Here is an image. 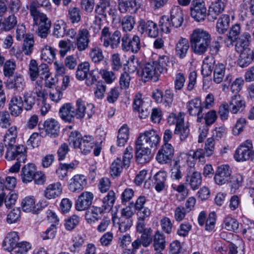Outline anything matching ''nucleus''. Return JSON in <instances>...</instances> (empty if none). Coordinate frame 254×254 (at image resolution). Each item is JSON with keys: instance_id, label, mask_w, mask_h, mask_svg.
<instances>
[{"instance_id": "30", "label": "nucleus", "mask_w": 254, "mask_h": 254, "mask_svg": "<svg viewBox=\"0 0 254 254\" xmlns=\"http://www.w3.org/2000/svg\"><path fill=\"white\" fill-rule=\"evenodd\" d=\"M95 12L99 14L104 15H108L115 16V9L110 7V0H99V3L96 5Z\"/></svg>"}, {"instance_id": "23", "label": "nucleus", "mask_w": 254, "mask_h": 254, "mask_svg": "<svg viewBox=\"0 0 254 254\" xmlns=\"http://www.w3.org/2000/svg\"><path fill=\"white\" fill-rule=\"evenodd\" d=\"M90 37L89 31L87 29H82L78 31L76 45L79 51H83L88 47Z\"/></svg>"}, {"instance_id": "1", "label": "nucleus", "mask_w": 254, "mask_h": 254, "mask_svg": "<svg viewBox=\"0 0 254 254\" xmlns=\"http://www.w3.org/2000/svg\"><path fill=\"white\" fill-rule=\"evenodd\" d=\"M211 41L210 34L202 29L194 30L190 35L191 49L194 53L198 55H202L206 53Z\"/></svg>"}, {"instance_id": "62", "label": "nucleus", "mask_w": 254, "mask_h": 254, "mask_svg": "<svg viewBox=\"0 0 254 254\" xmlns=\"http://www.w3.org/2000/svg\"><path fill=\"white\" fill-rule=\"evenodd\" d=\"M224 226L227 230L235 231L239 228V223L235 218L227 217L224 220Z\"/></svg>"}, {"instance_id": "57", "label": "nucleus", "mask_w": 254, "mask_h": 254, "mask_svg": "<svg viewBox=\"0 0 254 254\" xmlns=\"http://www.w3.org/2000/svg\"><path fill=\"white\" fill-rule=\"evenodd\" d=\"M16 67L15 62L13 60H9L5 62L3 64V72L5 77H11L14 74Z\"/></svg>"}, {"instance_id": "63", "label": "nucleus", "mask_w": 254, "mask_h": 254, "mask_svg": "<svg viewBox=\"0 0 254 254\" xmlns=\"http://www.w3.org/2000/svg\"><path fill=\"white\" fill-rule=\"evenodd\" d=\"M172 26L170 22L169 18L168 16H162L159 21V26L161 31L165 33H169L171 32V28Z\"/></svg>"}, {"instance_id": "25", "label": "nucleus", "mask_w": 254, "mask_h": 254, "mask_svg": "<svg viewBox=\"0 0 254 254\" xmlns=\"http://www.w3.org/2000/svg\"><path fill=\"white\" fill-rule=\"evenodd\" d=\"M23 106L21 97L14 96L12 97L8 107L11 115L15 117L19 116L22 112Z\"/></svg>"}, {"instance_id": "28", "label": "nucleus", "mask_w": 254, "mask_h": 254, "mask_svg": "<svg viewBox=\"0 0 254 254\" xmlns=\"http://www.w3.org/2000/svg\"><path fill=\"white\" fill-rule=\"evenodd\" d=\"M14 177L7 176L5 179L0 178V195H6V191L13 190L16 185Z\"/></svg>"}, {"instance_id": "48", "label": "nucleus", "mask_w": 254, "mask_h": 254, "mask_svg": "<svg viewBox=\"0 0 254 254\" xmlns=\"http://www.w3.org/2000/svg\"><path fill=\"white\" fill-rule=\"evenodd\" d=\"M22 209L26 212L35 213V201L33 196H27L23 199L21 203Z\"/></svg>"}, {"instance_id": "60", "label": "nucleus", "mask_w": 254, "mask_h": 254, "mask_svg": "<svg viewBox=\"0 0 254 254\" xmlns=\"http://www.w3.org/2000/svg\"><path fill=\"white\" fill-rule=\"evenodd\" d=\"M152 229L150 227L147 228L145 231L140 233L141 234L140 239L143 247H147L152 243Z\"/></svg>"}, {"instance_id": "5", "label": "nucleus", "mask_w": 254, "mask_h": 254, "mask_svg": "<svg viewBox=\"0 0 254 254\" xmlns=\"http://www.w3.org/2000/svg\"><path fill=\"white\" fill-rule=\"evenodd\" d=\"M162 73L155 62H148L143 65L140 70L137 71V74L144 81L151 79L157 81Z\"/></svg>"}, {"instance_id": "16", "label": "nucleus", "mask_w": 254, "mask_h": 254, "mask_svg": "<svg viewBox=\"0 0 254 254\" xmlns=\"http://www.w3.org/2000/svg\"><path fill=\"white\" fill-rule=\"evenodd\" d=\"M187 109L188 113L191 116H197V121L201 122L203 118L202 113L203 107L201 105V102L198 98H194L187 103Z\"/></svg>"}, {"instance_id": "21", "label": "nucleus", "mask_w": 254, "mask_h": 254, "mask_svg": "<svg viewBox=\"0 0 254 254\" xmlns=\"http://www.w3.org/2000/svg\"><path fill=\"white\" fill-rule=\"evenodd\" d=\"M29 10L31 15L33 17L35 23L38 25L39 26H45L46 24L48 23L51 25V21L48 19L47 16L40 12L37 9V4L35 1L31 2L29 6Z\"/></svg>"}, {"instance_id": "35", "label": "nucleus", "mask_w": 254, "mask_h": 254, "mask_svg": "<svg viewBox=\"0 0 254 254\" xmlns=\"http://www.w3.org/2000/svg\"><path fill=\"white\" fill-rule=\"evenodd\" d=\"M186 182L188 183L192 190H196L201 184V175L199 172L194 171L186 177Z\"/></svg>"}, {"instance_id": "12", "label": "nucleus", "mask_w": 254, "mask_h": 254, "mask_svg": "<svg viewBox=\"0 0 254 254\" xmlns=\"http://www.w3.org/2000/svg\"><path fill=\"white\" fill-rule=\"evenodd\" d=\"M253 146L252 141L247 140L241 143L234 154V158L238 162H244L249 160Z\"/></svg>"}, {"instance_id": "38", "label": "nucleus", "mask_w": 254, "mask_h": 254, "mask_svg": "<svg viewBox=\"0 0 254 254\" xmlns=\"http://www.w3.org/2000/svg\"><path fill=\"white\" fill-rule=\"evenodd\" d=\"M166 246V240L164 234L158 230L153 236V247L155 251L163 250Z\"/></svg>"}, {"instance_id": "24", "label": "nucleus", "mask_w": 254, "mask_h": 254, "mask_svg": "<svg viewBox=\"0 0 254 254\" xmlns=\"http://www.w3.org/2000/svg\"><path fill=\"white\" fill-rule=\"evenodd\" d=\"M228 105L230 111L232 114H237L243 112L246 107L245 101L238 94L231 97Z\"/></svg>"}, {"instance_id": "55", "label": "nucleus", "mask_w": 254, "mask_h": 254, "mask_svg": "<svg viewBox=\"0 0 254 254\" xmlns=\"http://www.w3.org/2000/svg\"><path fill=\"white\" fill-rule=\"evenodd\" d=\"M66 24L63 21H58L54 24L53 35L57 38L64 37L65 34Z\"/></svg>"}, {"instance_id": "33", "label": "nucleus", "mask_w": 254, "mask_h": 254, "mask_svg": "<svg viewBox=\"0 0 254 254\" xmlns=\"http://www.w3.org/2000/svg\"><path fill=\"white\" fill-rule=\"evenodd\" d=\"M19 240V238L16 232H11L8 233L2 243L4 249L8 251H10L12 248L19 243H18Z\"/></svg>"}, {"instance_id": "13", "label": "nucleus", "mask_w": 254, "mask_h": 254, "mask_svg": "<svg viewBox=\"0 0 254 254\" xmlns=\"http://www.w3.org/2000/svg\"><path fill=\"white\" fill-rule=\"evenodd\" d=\"M190 14L196 21L204 20L206 15V8L203 0H193L191 4Z\"/></svg>"}, {"instance_id": "40", "label": "nucleus", "mask_w": 254, "mask_h": 254, "mask_svg": "<svg viewBox=\"0 0 254 254\" xmlns=\"http://www.w3.org/2000/svg\"><path fill=\"white\" fill-rule=\"evenodd\" d=\"M34 95H36L37 100L39 102H44L47 101L48 94L43 87L40 81H37L34 85L33 90Z\"/></svg>"}, {"instance_id": "10", "label": "nucleus", "mask_w": 254, "mask_h": 254, "mask_svg": "<svg viewBox=\"0 0 254 254\" xmlns=\"http://www.w3.org/2000/svg\"><path fill=\"white\" fill-rule=\"evenodd\" d=\"M115 193L113 190H110L108 194L102 200L101 206H93L89 211H91L98 217L99 214L104 212H109L113 207L115 201Z\"/></svg>"}, {"instance_id": "8", "label": "nucleus", "mask_w": 254, "mask_h": 254, "mask_svg": "<svg viewBox=\"0 0 254 254\" xmlns=\"http://www.w3.org/2000/svg\"><path fill=\"white\" fill-rule=\"evenodd\" d=\"M122 49L124 52L130 51L136 54L140 49V39L139 36L134 35L131 38L128 33L124 34L122 36Z\"/></svg>"}, {"instance_id": "61", "label": "nucleus", "mask_w": 254, "mask_h": 254, "mask_svg": "<svg viewBox=\"0 0 254 254\" xmlns=\"http://www.w3.org/2000/svg\"><path fill=\"white\" fill-rule=\"evenodd\" d=\"M174 133L179 135L180 139L182 141H184L186 140L189 135L190 129L189 126L188 125L185 126L184 123L178 127H176Z\"/></svg>"}, {"instance_id": "50", "label": "nucleus", "mask_w": 254, "mask_h": 254, "mask_svg": "<svg viewBox=\"0 0 254 254\" xmlns=\"http://www.w3.org/2000/svg\"><path fill=\"white\" fill-rule=\"evenodd\" d=\"M41 59L49 63L53 62L56 57L55 49L49 46H46L41 50Z\"/></svg>"}, {"instance_id": "7", "label": "nucleus", "mask_w": 254, "mask_h": 254, "mask_svg": "<svg viewBox=\"0 0 254 254\" xmlns=\"http://www.w3.org/2000/svg\"><path fill=\"white\" fill-rule=\"evenodd\" d=\"M90 64L87 62L80 64L76 71V77L79 80L85 79V82L88 86L92 85L96 81L97 78L94 75L93 71H90Z\"/></svg>"}, {"instance_id": "14", "label": "nucleus", "mask_w": 254, "mask_h": 254, "mask_svg": "<svg viewBox=\"0 0 254 254\" xmlns=\"http://www.w3.org/2000/svg\"><path fill=\"white\" fill-rule=\"evenodd\" d=\"M138 30L142 34L145 33L151 38H156L158 36L159 30L157 25L151 20H140L138 22Z\"/></svg>"}, {"instance_id": "41", "label": "nucleus", "mask_w": 254, "mask_h": 254, "mask_svg": "<svg viewBox=\"0 0 254 254\" xmlns=\"http://www.w3.org/2000/svg\"><path fill=\"white\" fill-rule=\"evenodd\" d=\"M17 136V127L12 126L6 131L4 136L3 141L5 146L8 145H14L16 142V139Z\"/></svg>"}, {"instance_id": "34", "label": "nucleus", "mask_w": 254, "mask_h": 254, "mask_svg": "<svg viewBox=\"0 0 254 254\" xmlns=\"http://www.w3.org/2000/svg\"><path fill=\"white\" fill-rule=\"evenodd\" d=\"M36 168L34 164H28L25 165L21 170V178L23 183L31 182L34 178Z\"/></svg>"}, {"instance_id": "42", "label": "nucleus", "mask_w": 254, "mask_h": 254, "mask_svg": "<svg viewBox=\"0 0 254 254\" xmlns=\"http://www.w3.org/2000/svg\"><path fill=\"white\" fill-rule=\"evenodd\" d=\"M36 103V97L33 91L25 92L23 95V105L26 111L31 110Z\"/></svg>"}, {"instance_id": "44", "label": "nucleus", "mask_w": 254, "mask_h": 254, "mask_svg": "<svg viewBox=\"0 0 254 254\" xmlns=\"http://www.w3.org/2000/svg\"><path fill=\"white\" fill-rule=\"evenodd\" d=\"M34 45V37L32 34H27L23 41L22 51L26 55H30L33 52Z\"/></svg>"}, {"instance_id": "47", "label": "nucleus", "mask_w": 254, "mask_h": 254, "mask_svg": "<svg viewBox=\"0 0 254 254\" xmlns=\"http://www.w3.org/2000/svg\"><path fill=\"white\" fill-rule=\"evenodd\" d=\"M170 178L174 181H180L183 176L179 160H174V164L170 170Z\"/></svg>"}, {"instance_id": "29", "label": "nucleus", "mask_w": 254, "mask_h": 254, "mask_svg": "<svg viewBox=\"0 0 254 254\" xmlns=\"http://www.w3.org/2000/svg\"><path fill=\"white\" fill-rule=\"evenodd\" d=\"M45 131L51 137H56L60 132V125L58 121L54 119H50L44 123Z\"/></svg>"}, {"instance_id": "36", "label": "nucleus", "mask_w": 254, "mask_h": 254, "mask_svg": "<svg viewBox=\"0 0 254 254\" xmlns=\"http://www.w3.org/2000/svg\"><path fill=\"white\" fill-rule=\"evenodd\" d=\"M6 86L8 89H13L18 92L22 91L25 86L24 79L20 76L14 77L9 81H7Z\"/></svg>"}, {"instance_id": "37", "label": "nucleus", "mask_w": 254, "mask_h": 254, "mask_svg": "<svg viewBox=\"0 0 254 254\" xmlns=\"http://www.w3.org/2000/svg\"><path fill=\"white\" fill-rule=\"evenodd\" d=\"M230 21V18L229 15H222L216 23L217 32L220 34H224L229 27Z\"/></svg>"}, {"instance_id": "43", "label": "nucleus", "mask_w": 254, "mask_h": 254, "mask_svg": "<svg viewBox=\"0 0 254 254\" xmlns=\"http://www.w3.org/2000/svg\"><path fill=\"white\" fill-rule=\"evenodd\" d=\"M16 17L14 15H11L0 20V30L9 31L14 27L17 24Z\"/></svg>"}, {"instance_id": "58", "label": "nucleus", "mask_w": 254, "mask_h": 254, "mask_svg": "<svg viewBox=\"0 0 254 254\" xmlns=\"http://www.w3.org/2000/svg\"><path fill=\"white\" fill-rule=\"evenodd\" d=\"M231 190L235 192L242 185L243 178L241 175L236 174L230 177Z\"/></svg>"}, {"instance_id": "49", "label": "nucleus", "mask_w": 254, "mask_h": 254, "mask_svg": "<svg viewBox=\"0 0 254 254\" xmlns=\"http://www.w3.org/2000/svg\"><path fill=\"white\" fill-rule=\"evenodd\" d=\"M119 9L121 12H132L135 6V2L132 0H118Z\"/></svg>"}, {"instance_id": "9", "label": "nucleus", "mask_w": 254, "mask_h": 254, "mask_svg": "<svg viewBox=\"0 0 254 254\" xmlns=\"http://www.w3.org/2000/svg\"><path fill=\"white\" fill-rule=\"evenodd\" d=\"M6 152L5 157L8 161L16 159L17 161L24 162L26 159V149L23 145L17 146L8 145L5 146Z\"/></svg>"}, {"instance_id": "11", "label": "nucleus", "mask_w": 254, "mask_h": 254, "mask_svg": "<svg viewBox=\"0 0 254 254\" xmlns=\"http://www.w3.org/2000/svg\"><path fill=\"white\" fill-rule=\"evenodd\" d=\"M174 154V149L173 146L168 143H164L158 150L156 159L160 164H166L172 160Z\"/></svg>"}, {"instance_id": "4", "label": "nucleus", "mask_w": 254, "mask_h": 254, "mask_svg": "<svg viewBox=\"0 0 254 254\" xmlns=\"http://www.w3.org/2000/svg\"><path fill=\"white\" fill-rule=\"evenodd\" d=\"M161 137L159 133L154 129L146 130L139 134L136 141L141 145L151 149L156 150L160 144Z\"/></svg>"}, {"instance_id": "15", "label": "nucleus", "mask_w": 254, "mask_h": 254, "mask_svg": "<svg viewBox=\"0 0 254 254\" xmlns=\"http://www.w3.org/2000/svg\"><path fill=\"white\" fill-rule=\"evenodd\" d=\"M93 108L92 104H86L82 99H78L76 102L75 116L77 119H81L86 115L90 118L93 114Z\"/></svg>"}, {"instance_id": "17", "label": "nucleus", "mask_w": 254, "mask_h": 254, "mask_svg": "<svg viewBox=\"0 0 254 254\" xmlns=\"http://www.w3.org/2000/svg\"><path fill=\"white\" fill-rule=\"evenodd\" d=\"M93 194L89 191H83L78 197L75 202V208L78 211L87 210L91 205Z\"/></svg>"}, {"instance_id": "2", "label": "nucleus", "mask_w": 254, "mask_h": 254, "mask_svg": "<svg viewBox=\"0 0 254 254\" xmlns=\"http://www.w3.org/2000/svg\"><path fill=\"white\" fill-rule=\"evenodd\" d=\"M68 140L70 145L74 148H79L81 152L84 154L90 152L94 146V139L92 136H82L81 134L76 131L70 132Z\"/></svg>"}, {"instance_id": "32", "label": "nucleus", "mask_w": 254, "mask_h": 254, "mask_svg": "<svg viewBox=\"0 0 254 254\" xmlns=\"http://www.w3.org/2000/svg\"><path fill=\"white\" fill-rule=\"evenodd\" d=\"M190 48L188 40L181 37L176 45L175 52L176 55L181 59L185 58Z\"/></svg>"}, {"instance_id": "18", "label": "nucleus", "mask_w": 254, "mask_h": 254, "mask_svg": "<svg viewBox=\"0 0 254 254\" xmlns=\"http://www.w3.org/2000/svg\"><path fill=\"white\" fill-rule=\"evenodd\" d=\"M136 159L140 164L149 162L152 158L151 149L146 146L141 145L139 142H135Z\"/></svg>"}, {"instance_id": "22", "label": "nucleus", "mask_w": 254, "mask_h": 254, "mask_svg": "<svg viewBox=\"0 0 254 254\" xmlns=\"http://www.w3.org/2000/svg\"><path fill=\"white\" fill-rule=\"evenodd\" d=\"M87 185V179L83 175H74L69 181L68 189L72 192L82 191Z\"/></svg>"}, {"instance_id": "6", "label": "nucleus", "mask_w": 254, "mask_h": 254, "mask_svg": "<svg viewBox=\"0 0 254 254\" xmlns=\"http://www.w3.org/2000/svg\"><path fill=\"white\" fill-rule=\"evenodd\" d=\"M121 37L122 36L120 31L116 30L111 34L109 28L105 27L102 30L100 40L105 47L108 48L110 46L112 49H114L119 45Z\"/></svg>"}, {"instance_id": "19", "label": "nucleus", "mask_w": 254, "mask_h": 254, "mask_svg": "<svg viewBox=\"0 0 254 254\" xmlns=\"http://www.w3.org/2000/svg\"><path fill=\"white\" fill-rule=\"evenodd\" d=\"M227 0H214L209 6L208 18L213 21L223 11Z\"/></svg>"}, {"instance_id": "54", "label": "nucleus", "mask_w": 254, "mask_h": 254, "mask_svg": "<svg viewBox=\"0 0 254 254\" xmlns=\"http://www.w3.org/2000/svg\"><path fill=\"white\" fill-rule=\"evenodd\" d=\"M121 24L124 31H131L135 24L134 18L130 15L126 16L122 19Z\"/></svg>"}, {"instance_id": "51", "label": "nucleus", "mask_w": 254, "mask_h": 254, "mask_svg": "<svg viewBox=\"0 0 254 254\" xmlns=\"http://www.w3.org/2000/svg\"><path fill=\"white\" fill-rule=\"evenodd\" d=\"M129 130L126 125L122 126L119 130V133L117 137L118 145L120 146H124L128 138Z\"/></svg>"}, {"instance_id": "64", "label": "nucleus", "mask_w": 254, "mask_h": 254, "mask_svg": "<svg viewBox=\"0 0 254 254\" xmlns=\"http://www.w3.org/2000/svg\"><path fill=\"white\" fill-rule=\"evenodd\" d=\"M154 62L162 73L164 71H167V66L170 63L169 58L168 56L165 55L160 56L157 61Z\"/></svg>"}, {"instance_id": "45", "label": "nucleus", "mask_w": 254, "mask_h": 254, "mask_svg": "<svg viewBox=\"0 0 254 254\" xmlns=\"http://www.w3.org/2000/svg\"><path fill=\"white\" fill-rule=\"evenodd\" d=\"M239 53L240 55L238 60V64L243 68L247 67L253 61L251 56V50H246Z\"/></svg>"}, {"instance_id": "26", "label": "nucleus", "mask_w": 254, "mask_h": 254, "mask_svg": "<svg viewBox=\"0 0 254 254\" xmlns=\"http://www.w3.org/2000/svg\"><path fill=\"white\" fill-rule=\"evenodd\" d=\"M60 116L65 122L71 123L74 121L75 110L70 103H66L63 105L59 111Z\"/></svg>"}, {"instance_id": "31", "label": "nucleus", "mask_w": 254, "mask_h": 254, "mask_svg": "<svg viewBox=\"0 0 254 254\" xmlns=\"http://www.w3.org/2000/svg\"><path fill=\"white\" fill-rule=\"evenodd\" d=\"M171 20L172 26L175 28L181 27L184 21V15L179 6H174L171 11Z\"/></svg>"}, {"instance_id": "46", "label": "nucleus", "mask_w": 254, "mask_h": 254, "mask_svg": "<svg viewBox=\"0 0 254 254\" xmlns=\"http://www.w3.org/2000/svg\"><path fill=\"white\" fill-rule=\"evenodd\" d=\"M167 174L164 171L158 172L154 176L155 189L157 191H162L165 188Z\"/></svg>"}, {"instance_id": "53", "label": "nucleus", "mask_w": 254, "mask_h": 254, "mask_svg": "<svg viewBox=\"0 0 254 254\" xmlns=\"http://www.w3.org/2000/svg\"><path fill=\"white\" fill-rule=\"evenodd\" d=\"M168 123L170 125H176L178 127L184 123V114L180 112L178 115L175 113H171L168 118Z\"/></svg>"}, {"instance_id": "56", "label": "nucleus", "mask_w": 254, "mask_h": 254, "mask_svg": "<svg viewBox=\"0 0 254 254\" xmlns=\"http://www.w3.org/2000/svg\"><path fill=\"white\" fill-rule=\"evenodd\" d=\"M242 234L249 240H254V223L251 222L244 223L243 226Z\"/></svg>"}, {"instance_id": "39", "label": "nucleus", "mask_w": 254, "mask_h": 254, "mask_svg": "<svg viewBox=\"0 0 254 254\" xmlns=\"http://www.w3.org/2000/svg\"><path fill=\"white\" fill-rule=\"evenodd\" d=\"M225 65L222 63H217L215 65L213 72V81L217 84L220 83L223 80L225 74Z\"/></svg>"}, {"instance_id": "59", "label": "nucleus", "mask_w": 254, "mask_h": 254, "mask_svg": "<svg viewBox=\"0 0 254 254\" xmlns=\"http://www.w3.org/2000/svg\"><path fill=\"white\" fill-rule=\"evenodd\" d=\"M9 113L6 111L0 112V127L2 128L9 127L12 123Z\"/></svg>"}, {"instance_id": "52", "label": "nucleus", "mask_w": 254, "mask_h": 254, "mask_svg": "<svg viewBox=\"0 0 254 254\" xmlns=\"http://www.w3.org/2000/svg\"><path fill=\"white\" fill-rule=\"evenodd\" d=\"M124 167L122 160L120 158H117L112 163L110 167V172L112 176L114 177L119 176L121 173L123 167Z\"/></svg>"}, {"instance_id": "27", "label": "nucleus", "mask_w": 254, "mask_h": 254, "mask_svg": "<svg viewBox=\"0 0 254 254\" xmlns=\"http://www.w3.org/2000/svg\"><path fill=\"white\" fill-rule=\"evenodd\" d=\"M62 186L60 182H57L49 185L44 190V195L48 199H54L58 197L62 192Z\"/></svg>"}, {"instance_id": "20", "label": "nucleus", "mask_w": 254, "mask_h": 254, "mask_svg": "<svg viewBox=\"0 0 254 254\" xmlns=\"http://www.w3.org/2000/svg\"><path fill=\"white\" fill-rule=\"evenodd\" d=\"M231 170L227 165H223L218 167L214 176V181L216 184L222 185L230 179Z\"/></svg>"}, {"instance_id": "3", "label": "nucleus", "mask_w": 254, "mask_h": 254, "mask_svg": "<svg viewBox=\"0 0 254 254\" xmlns=\"http://www.w3.org/2000/svg\"><path fill=\"white\" fill-rule=\"evenodd\" d=\"M28 74L32 81H35L38 77L46 80V84L51 87L52 84L47 83L50 73L48 65L46 64H41L38 65L35 60H31L28 64Z\"/></svg>"}]
</instances>
